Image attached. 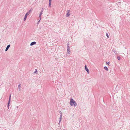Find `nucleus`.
Returning a JSON list of instances; mask_svg holds the SVG:
<instances>
[{
	"label": "nucleus",
	"instance_id": "f257e3e1",
	"mask_svg": "<svg viewBox=\"0 0 130 130\" xmlns=\"http://www.w3.org/2000/svg\"><path fill=\"white\" fill-rule=\"evenodd\" d=\"M70 103L71 106L74 105V106L75 107L77 106V105L76 103L72 98H71L70 99Z\"/></svg>",
	"mask_w": 130,
	"mask_h": 130
},
{
	"label": "nucleus",
	"instance_id": "f03ea898",
	"mask_svg": "<svg viewBox=\"0 0 130 130\" xmlns=\"http://www.w3.org/2000/svg\"><path fill=\"white\" fill-rule=\"evenodd\" d=\"M29 14L28 13H26V14H25V16L24 18L23 19L24 21H25L26 20V19L27 16Z\"/></svg>",
	"mask_w": 130,
	"mask_h": 130
},
{
	"label": "nucleus",
	"instance_id": "7ed1b4c3",
	"mask_svg": "<svg viewBox=\"0 0 130 130\" xmlns=\"http://www.w3.org/2000/svg\"><path fill=\"white\" fill-rule=\"evenodd\" d=\"M10 44H9L6 47V48L5 50V51H7L8 49H9V47H10Z\"/></svg>",
	"mask_w": 130,
	"mask_h": 130
},
{
	"label": "nucleus",
	"instance_id": "20e7f679",
	"mask_svg": "<svg viewBox=\"0 0 130 130\" xmlns=\"http://www.w3.org/2000/svg\"><path fill=\"white\" fill-rule=\"evenodd\" d=\"M85 69L86 71L88 73H89V70L87 68V66L86 65L85 66Z\"/></svg>",
	"mask_w": 130,
	"mask_h": 130
},
{
	"label": "nucleus",
	"instance_id": "39448f33",
	"mask_svg": "<svg viewBox=\"0 0 130 130\" xmlns=\"http://www.w3.org/2000/svg\"><path fill=\"white\" fill-rule=\"evenodd\" d=\"M70 10H68L67 11L68 13L67 14L66 16V17H68L70 15V14L69 13Z\"/></svg>",
	"mask_w": 130,
	"mask_h": 130
},
{
	"label": "nucleus",
	"instance_id": "423d86ee",
	"mask_svg": "<svg viewBox=\"0 0 130 130\" xmlns=\"http://www.w3.org/2000/svg\"><path fill=\"white\" fill-rule=\"evenodd\" d=\"M36 42L35 41H34V42H32L30 44V45L31 46H32L34 45L35 44H36Z\"/></svg>",
	"mask_w": 130,
	"mask_h": 130
},
{
	"label": "nucleus",
	"instance_id": "0eeeda50",
	"mask_svg": "<svg viewBox=\"0 0 130 130\" xmlns=\"http://www.w3.org/2000/svg\"><path fill=\"white\" fill-rule=\"evenodd\" d=\"M33 10V9L32 8H31L29 10L28 12L27 13H28L29 14Z\"/></svg>",
	"mask_w": 130,
	"mask_h": 130
},
{
	"label": "nucleus",
	"instance_id": "6e6552de",
	"mask_svg": "<svg viewBox=\"0 0 130 130\" xmlns=\"http://www.w3.org/2000/svg\"><path fill=\"white\" fill-rule=\"evenodd\" d=\"M21 88V85L20 84L18 85L19 90V91H21V89H20Z\"/></svg>",
	"mask_w": 130,
	"mask_h": 130
},
{
	"label": "nucleus",
	"instance_id": "1a4fd4ad",
	"mask_svg": "<svg viewBox=\"0 0 130 130\" xmlns=\"http://www.w3.org/2000/svg\"><path fill=\"white\" fill-rule=\"evenodd\" d=\"M112 51L114 52L116 54H117V52L116 51V50L115 49H113L112 50Z\"/></svg>",
	"mask_w": 130,
	"mask_h": 130
},
{
	"label": "nucleus",
	"instance_id": "9d476101",
	"mask_svg": "<svg viewBox=\"0 0 130 130\" xmlns=\"http://www.w3.org/2000/svg\"><path fill=\"white\" fill-rule=\"evenodd\" d=\"M62 115H60V117L59 118L60 120L59 121V123L60 122V121H61L62 118Z\"/></svg>",
	"mask_w": 130,
	"mask_h": 130
},
{
	"label": "nucleus",
	"instance_id": "9b49d317",
	"mask_svg": "<svg viewBox=\"0 0 130 130\" xmlns=\"http://www.w3.org/2000/svg\"><path fill=\"white\" fill-rule=\"evenodd\" d=\"M104 69L105 70L107 71H108V69L107 67L105 66L104 68Z\"/></svg>",
	"mask_w": 130,
	"mask_h": 130
},
{
	"label": "nucleus",
	"instance_id": "f8f14e48",
	"mask_svg": "<svg viewBox=\"0 0 130 130\" xmlns=\"http://www.w3.org/2000/svg\"><path fill=\"white\" fill-rule=\"evenodd\" d=\"M52 0H49V6L51 7V2Z\"/></svg>",
	"mask_w": 130,
	"mask_h": 130
},
{
	"label": "nucleus",
	"instance_id": "ddd939ff",
	"mask_svg": "<svg viewBox=\"0 0 130 130\" xmlns=\"http://www.w3.org/2000/svg\"><path fill=\"white\" fill-rule=\"evenodd\" d=\"M42 14V12H41L39 14V18H40V20L41 19V15Z\"/></svg>",
	"mask_w": 130,
	"mask_h": 130
},
{
	"label": "nucleus",
	"instance_id": "4468645a",
	"mask_svg": "<svg viewBox=\"0 0 130 130\" xmlns=\"http://www.w3.org/2000/svg\"><path fill=\"white\" fill-rule=\"evenodd\" d=\"M10 103V101H8V103L7 107L9 109V104Z\"/></svg>",
	"mask_w": 130,
	"mask_h": 130
},
{
	"label": "nucleus",
	"instance_id": "2eb2a0df",
	"mask_svg": "<svg viewBox=\"0 0 130 130\" xmlns=\"http://www.w3.org/2000/svg\"><path fill=\"white\" fill-rule=\"evenodd\" d=\"M35 71L34 72V73H36L37 74V71L36 69H35Z\"/></svg>",
	"mask_w": 130,
	"mask_h": 130
},
{
	"label": "nucleus",
	"instance_id": "dca6fc26",
	"mask_svg": "<svg viewBox=\"0 0 130 130\" xmlns=\"http://www.w3.org/2000/svg\"><path fill=\"white\" fill-rule=\"evenodd\" d=\"M117 58L119 60H120L121 57L120 56H118L117 57Z\"/></svg>",
	"mask_w": 130,
	"mask_h": 130
},
{
	"label": "nucleus",
	"instance_id": "f3484780",
	"mask_svg": "<svg viewBox=\"0 0 130 130\" xmlns=\"http://www.w3.org/2000/svg\"><path fill=\"white\" fill-rule=\"evenodd\" d=\"M11 98V95L10 94V96H9V101H10Z\"/></svg>",
	"mask_w": 130,
	"mask_h": 130
},
{
	"label": "nucleus",
	"instance_id": "a211bd4d",
	"mask_svg": "<svg viewBox=\"0 0 130 130\" xmlns=\"http://www.w3.org/2000/svg\"><path fill=\"white\" fill-rule=\"evenodd\" d=\"M67 51H68V53L69 54H70V50H69L67 49Z\"/></svg>",
	"mask_w": 130,
	"mask_h": 130
},
{
	"label": "nucleus",
	"instance_id": "6ab92c4d",
	"mask_svg": "<svg viewBox=\"0 0 130 130\" xmlns=\"http://www.w3.org/2000/svg\"><path fill=\"white\" fill-rule=\"evenodd\" d=\"M106 35L108 38H109V35L107 33H106Z\"/></svg>",
	"mask_w": 130,
	"mask_h": 130
},
{
	"label": "nucleus",
	"instance_id": "aec40b11",
	"mask_svg": "<svg viewBox=\"0 0 130 130\" xmlns=\"http://www.w3.org/2000/svg\"><path fill=\"white\" fill-rule=\"evenodd\" d=\"M67 49L68 50L69 49V50H70V48L69 47V46H68H68H67Z\"/></svg>",
	"mask_w": 130,
	"mask_h": 130
},
{
	"label": "nucleus",
	"instance_id": "412c9836",
	"mask_svg": "<svg viewBox=\"0 0 130 130\" xmlns=\"http://www.w3.org/2000/svg\"><path fill=\"white\" fill-rule=\"evenodd\" d=\"M67 46H68H68H69V43H68L67 44Z\"/></svg>",
	"mask_w": 130,
	"mask_h": 130
},
{
	"label": "nucleus",
	"instance_id": "4be33fe9",
	"mask_svg": "<svg viewBox=\"0 0 130 130\" xmlns=\"http://www.w3.org/2000/svg\"><path fill=\"white\" fill-rule=\"evenodd\" d=\"M59 113H60V115H62V112L61 111H60Z\"/></svg>",
	"mask_w": 130,
	"mask_h": 130
},
{
	"label": "nucleus",
	"instance_id": "5701e85b",
	"mask_svg": "<svg viewBox=\"0 0 130 130\" xmlns=\"http://www.w3.org/2000/svg\"><path fill=\"white\" fill-rule=\"evenodd\" d=\"M40 20H40H40H39L38 21V22H37V24H39V23L40 22Z\"/></svg>",
	"mask_w": 130,
	"mask_h": 130
},
{
	"label": "nucleus",
	"instance_id": "b1692460",
	"mask_svg": "<svg viewBox=\"0 0 130 130\" xmlns=\"http://www.w3.org/2000/svg\"><path fill=\"white\" fill-rule=\"evenodd\" d=\"M18 106H17V107H16L15 108H17V110H18Z\"/></svg>",
	"mask_w": 130,
	"mask_h": 130
},
{
	"label": "nucleus",
	"instance_id": "393cba45",
	"mask_svg": "<svg viewBox=\"0 0 130 130\" xmlns=\"http://www.w3.org/2000/svg\"><path fill=\"white\" fill-rule=\"evenodd\" d=\"M107 63L108 64V65H109V62H108Z\"/></svg>",
	"mask_w": 130,
	"mask_h": 130
},
{
	"label": "nucleus",
	"instance_id": "a878e982",
	"mask_svg": "<svg viewBox=\"0 0 130 130\" xmlns=\"http://www.w3.org/2000/svg\"><path fill=\"white\" fill-rule=\"evenodd\" d=\"M43 11V9H42L41 12H42V13Z\"/></svg>",
	"mask_w": 130,
	"mask_h": 130
}]
</instances>
